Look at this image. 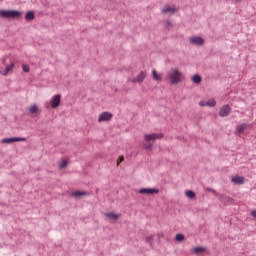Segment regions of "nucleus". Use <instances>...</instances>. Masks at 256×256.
Masks as SVG:
<instances>
[{
	"label": "nucleus",
	"instance_id": "7ed1b4c3",
	"mask_svg": "<svg viewBox=\"0 0 256 256\" xmlns=\"http://www.w3.org/2000/svg\"><path fill=\"white\" fill-rule=\"evenodd\" d=\"M144 139H145V141H147V143H149V141H155L157 139H163V133L145 134Z\"/></svg>",
	"mask_w": 256,
	"mask_h": 256
},
{
	"label": "nucleus",
	"instance_id": "a878e982",
	"mask_svg": "<svg viewBox=\"0 0 256 256\" xmlns=\"http://www.w3.org/2000/svg\"><path fill=\"white\" fill-rule=\"evenodd\" d=\"M22 70L24 71V73H29V71H30L29 65L23 64L22 65Z\"/></svg>",
	"mask_w": 256,
	"mask_h": 256
},
{
	"label": "nucleus",
	"instance_id": "4468645a",
	"mask_svg": "<svg viewBox=\"0 0 256 256\" xmlns=\"http://www.w3.org/2000/svg\"><path fill=\"white\" fill-rule=\"evenodd\" d=\"M232 182L237 185H243V183H245V178H243V176H235L232 178Z\"/></svg>",
	"mask_w": 256,
	"mask_h": 256
},
{
	"label": "nucleus",
	"instance_id": "5701e85b",
	"mask_svg": "<svg viewBox=\"0 0 256 256\" xmlns=\"http://www.w3.org/2000/svg\"><path fill=\"white\" fill-rule=\"evenodd\" d=\"M85 195H87V192H79V191H76V192H73V193H72V196H73V197H83V196H85Z\"/></svg>",
	"mask_w": 256,
	"mask_h": 256
},
{
	"label": "nucleus",
	"instance_id": "1a4fd4ad",
	"mask_svg": "<svg viewBox=\"0 0 256 256\" xmlns=\"http://www.w3.org/2000/svg\"><path fill=\"white\" fill-rule=\"evenodd\" d=\"M231 113V107L226 104L220 108L219 116L220 117H227Z\"/></svg>",
	"mask_w": 256,
	"mask_h": 256
},
{
	"label": "nucleus",
	"instance_id": "7c9ffc66",
	"mask_svg": "<svg viewBox=\"0 0 256 256\" xmlns=\"http://www.w3.org/2000/svg\"><path fill=\"white\" fill-rule=\"evenodd\" d=\"M199 105L200 107H207V101H200Z\"/></svg>",
	"mask_w": 256,
	"mask_h": 256
},
{
	"label": "nucleus",
	"instance_id": "9b49d317",
	"mask_svg": "<svg viewBox=\"0 0 256 256\" xmlns=\"http://www.w3.org/2000/svg\"><path fill=\"white\" fill-rule=\"evenodd\" d=\"M203 42V38L199 36L190 37V43H192V45H203Z\"/></svg>",
	"mask_w": 256,
	"mask_h": 256
},
{
	"label": "nucleus",
	"instance_id": "2eb2a0df",
	"mask_svg": "<svg viewBox=\"0 0 256 256\" xmlns=\"http://www.w3.org/2000/svg\"><path fill=\"white\" fill-rule=\"evenodd\" d=\"M152 77L154 81H161L163 79V74L157 73V70H152Z\"/></svg>",
	"mask_w": 256,
	"mask_h": 256
},
{
	"label": "nucleus",
	"instance_id": "6e6552de",
	"mask_svg": "<svg viewBox=\"0 0 256 256\" xmlns=\"http://www.w3.org/2000/svg\"><path fill=\"white\" fill-rule=\"evenodd\" d=\"M61 105V95L56 94L53 96L52 101H51V107L52 109H57Z\"/></svg>",
	"mask_w": 256,
	"mask_h": 256
},
{
	"label": "nucleus",
	"instance_id": "c756f323",
	"mask_svg": "<svg viewBox=\"0 0 256 256\" xmlns=\"http://www.w3.org/2000/svg\"><path fill=\"white\" fill-rule=\"evenodd\" d=\"M165 27L169 28V27H173V23H171V21L167 20L165 22Z\"/></svg>",
	"mask_w": 256,
	"mask_h": 256
},
{
	"label": "nucleus",
	"instance_id": "412c9836",
	"mask_svg": "<svg viewBox=\"0 0 256 256\" xmlns=\"http://www.w3.org/2000/svg\"><path fill=\"white\" fill-rule=\"evenodd\" d=\"M185 195L188 197V199H195V192H193V190L186 191Z\"/></svg>",
	"mask_w": 256,
	"mask_h": 256
},
{
	"label": "nucleus",
	"instance_id": "423d86ee",
	"mask_svg": "<svg viewBox=\"0 0 256 256\" xmlns=\"http://www.w3.org/2000/svg\"><path fill=\"white\" fill-rule=\"evenodd\" d=\"M141 195H153L159 193V189L155 188H142L138 191Z\"/></svg>",
	"mask_w": 256,
	"mask_h": 256
},
{
	"label": "nucleus",
	"instance_id": "f257e3e1",
	"mask_svg": "<svg viewBox=\"0 0 256 256\" xmlns=\"http://www.w3.org/2000/svg\"><path fill=\"white\" fill-rule=\"evenodd\" d=\"M166 79L169 81L170 85H179V83L185 79V75L183 72L179 71V69L172 68L166 74Z\"/></svg>",
	"mask_w": 256,
	"mask_h": 256
},
{
	"label": "nucleus",
	"instance_id": "aec40b11",
	"mask_svg": "<svg viewBox=\"0 0 256 256\" xmlns=\"http://www.w3.org/2000/svg\"><path fill=\"white\" fill-rule=\"evenodd\" d=\"M192 81L193 83H195L196 85H199V83H201V76H199V74H195L192 77Z\"/></svg>",
	"mask_w": 256,
	"mask_h": 256
},
{
	"label": "nucleus",
	"instance_id": "bb28decb",
	"mask_svg": "<svg viewBox=\"0 0 256 256\" xmlns=\"http://www.w3.org/2000/svg\"><path fill=\"white\" fill-rule=\"evenodd\" d=\"M143 147L146 151H151V149H153V144H144Z\"/></svg>",
	"mask_w": 256,
	"mask_h": 256
},
{
	"label": "nucleus",
	"instance_id": "cd10ccee",
	"mask_svg": "<svg viewBox=\"0 0 256 256\" xmlns=\"http://www.w3.org/2000/svg\"><path fill=\"white\" fill-rule=\"evenodd\" d=\"M65 167H67V160H62L60 162V169H65Z\"/></svg>",
	"mask_w": 256,
	"mask_h": 256
},
{
	"label": "nucleus",
	"instance_id": "20e7f679",
	"mask_svg": "<svg viewBox=\"0 0 256 256\" xmlns=\"http://www.w3.org/2000/svg\"><path fill=\"white\" fill-rule=\"evenodd\" d=\"M20 141H27V138H21V137L4 138L1 140V143H4L5 145H9L11 143H17Z\"/></svg>",
	"mask_w": 256,
	"mask_h": 256
},
{
	"label": "nucleus",
	"instance_id": "6ab92c4d",
	"mask_svg": "<svg viewBox=\"0 0 256 256\" xmlns=\"http://www.w3.org/2000/svg\"><path fill=\"white\" fill-rule=\"evenodd\" d=\"M205 248L204 247H194L192 249V253L194 254H199V253H205Z\"/></svg>",
	"mask_w": 256,
	"mask_h": 256
},
{
	"label": "nucleus",
	"instance_id": "f03ea898",
	"mask_svg": "<svg viewBox=\"0 0 256 256\" xmlns=\"http://www.w3.org/2000/svg\"><path fill=\"white\" fill-rule=\"evenodd\" d=\"M21 12L19 10H0L1 19H19Z\"/></svg>",
	"mask_w": 256,
	"mask_h": 256
},
{
	"label": "nucleus",
	"instance_id": "4be33fe9",
	"mask_svg": "<svg viewBox=\"0 0 256 256\" xmlns=\"http://www.w3.org/2000/svg\"><path fill=\"white\" fill-rule=\"evenodd\" d=\"M215 105H217V102L215 101V99H210L206 101V107H215Z\"/></svg>",
	"mask_w": 256,
	"mask_h": 256
},
{
	"label": "nucleus",
	"instance_id": "393cba45",
	"mask_svg": "<svg viewBox=\"0 0 256 256\" xmlns=\"http://www.w3.org/2000/svg\"><path fill=\"white\" fill-rule=\"evenodd\" d=\"M184 239H185V236L183 234H177L175 236V240L178 242L184 241Z\"/></svg>",
	"mask_w": 256,
	"mask_h": 256
},
{
	"label": "nucleus",
	"instance_id": "473e14b6",
	"mask_svg": "<svg viewBox=\"0 0 256 256\" xmlns=\"http://www.w3.org/2000/svg\"><path fill=\"white\" fill-rule=\"evenodd\" d=\"M251 215H252V217H254V219H256V210H252Z\"/></svg>",
	"mask_w": 256,
	"mask_h": 256
},
{
	"label": "nucleus",
	"instance_id": "f8f14e48",
	"mask_svg": "<svg viewBox=\"0 0 256 256\" xmlns=\"http://www.w3.org/2000/svg\"><path fill=\"white\" fill-rule=\"evenodd\" d=\"M176 11H177V8L171 7L169 5L165 6L162 9V13H164L165 15H167V13H170L171 15H173V13H175Z\"/></svg>",
	"mask_w": 256,
	"mask_h": 256
},
{
	"label": "nucleus",
	"instance_id": "2f4dec72",
	"mask_svg": "<svg viewBox=\"0 0 256 256\" xmlns=\"http://www.w3.org/2000/svg\"><path fill=\"white\" fill-rule=\"evenodd\" d=\"M208 191H210V193H214V195H217V191H215L213 188H208Z\"/></svg>",
	"mask_w": 256,
	"mask_h": 256
},
{
	"label": "nucleus",
	"instance_id": "f3484780",
	"mask_svg": "<svg viewBox=\"0 0 256 256\" xmlns=\"http://www.w3.org/2000/svg\"><path fill=\"white\" fill-rule=\"evenodd\" d=\"M106 216L112 221H117V219H119V216L113 212L106 213Z\"/></svg>",
	"mask_w": 256,
	"mask_h": 256
},
{
	"label": "nucleus",
	"instance_id": "9d476101",
	"mask_svg": "<svg viewBox=\"0 0 256 256\" xmlns=\"http://www.w3.org/2000/svg\"><path fill=\"white\" fill-rule=\"evenodd\" d=\"M15 68V63L11 62L9 65L6 66V68L2 71H0V75H3V77H7L11 71Z\"/></svg>",
	"mask_w": 256,
	"mask_h": 256
},
{
	"label": "nucleus",
	"instance_id": "39448f33",
	"mask_svg": "<svg viewBox=\"0 0 256 256\" xmlns=\"http://www.w3.org/2000/svg\"><path fill=\"white\" fill-rule=\"evenodd\" d=\"M146 77H147V72L141 71L137 77L129 79V81H131V83H143Z\"/></svg>",
	"mask_w": 256,
	"mask_h": 256
},
{
	"label": "nucleus",
	"instance_id": "c85d7f7f",
	"mask_svg": "<svg viewBox=\"0 0 256 256\" xmlns=\"http://www.w3.org/2000/svg\"><path fill=\"white\" fill-rule=\"evenodd\" d=\"M123 161H125V157L120 156V157L117 159V165H121V163H123Z\"/></svg>",
	"mask_w": 256,
	"mask_h": 256
},
{
	"label": "nucleus",
	"instance_id": "b1692460",
	"mask_svg": "<svg viewBox=\"0 0 256 256\" xmlns=\"http://www.w3.org/2000/svg\"><path fill=\"white\" fill-rule=\"evenodd\" d=\"M145 239L146 243H149V245H153V239H155V234L147 236Z\"/></svg>",
	"mask_w": 256,
	"mask_h": 256
},
{
	"label": "nucleus",
	"instance_id": "a211bd4d",
	"mask_svg": "<svg viewBox=\"0 0 256 256\" xmlns=\"http://www.w3.org/2000/svg\"><path fill=\"white\" fill-rule=\"evenodd\" d=\"M30 115H35V113L39 112V107L37 105H33L28 109Z\"/></svg>",
	"mask_w": 256,
	"mask_h": 256
},
{
	"label": "nucleus",
	"instance_id": "dca6fc26",
	"mask_svg": "<svg viewBox=\"0 0 256 256\" xmlns=\"http://www.w3.org/2000/svg\"><path fill=\"white\" fill-rule=\"evenodd\" d=\"M26 21H33L35 19V14L31 11H28L25 15Z\"/></svg>",
	"mask_w": 256,
	"mask_h": 256
},
{
	"label": "nucleus",
	"instance_id": "ddd939ff",
	"mask_svg": "<svg viewBox=\"0 0 256 256\" xmlns=\"http://www.w3.org/2000/svg\"><path fill=\"white\" fill-rule=\"evenodd\" d=\"M247 129H249V124H247V123H243L236 127L237 133H243L244 131H247Z\"/></svg>",
	"mask_w": 256,
	"mask_h": 256
},
{
	"label": "nucleus",
	"instance_id": "72a5a7b5",
	"mask_svg": "<svg viewBox=\"0 0 256 256\" xmlns=\"http://www.w3.org/2000/svg\"><path fill=\"white\" fill-rule=\"evenodd\" d=\"M224 199H226V201H231V198L227 197V196H222Z\"/></svg>",
	"mask_w": 256,
	"mask_h": 256
},
{
	"label": "nucleus",
	"instance_id": "0eeeda50",
	"mask_svg": "<svg viewBox=\"0 0 256 256\" xmlns=\"http://www.w3.org/2000/svg\"><path fill=\"white\" fill-rule=\"evenodd\" d=\"M110 119H113V114L109 112H103L99 115L98 123H103L105 121H109Z\"/></svg>",
	"mask_w": 256,
	"mask_h": 256
}]
</instances>
